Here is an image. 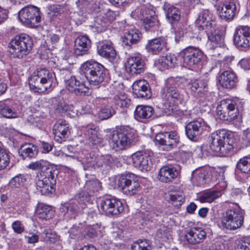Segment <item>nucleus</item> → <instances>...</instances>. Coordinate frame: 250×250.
Here are the masks:
<instances>
[{"instance_id":"obj_1","label":"nucleus","mask_w":250,"mask_h":250,"mask_svg":"<svg viewBox=\"0 0 250 250\" xmlns=\"http://www.w3.org/2000/svg\"><path fill=\"white\" fill-rule=\"evenodd\" d=\"M181 85L179 79L171 77L166 80L165 85L161 89L162 99L169 111L172 112L179 104H184L188 100V95Z\"/></svg>"},{"instance_id":"obj_2","label":"nucleus","mask_w":250,"mask_h":250,"mask_svg":"<svg viewBox=\"0 0 250 250\" xmlns=\"http://www.w3.org/2000/svg\"><path fill=\"white\" fill-rule=\"evenodd\" d=\"M57 170L51 166L43 167L38 171L36 177L37 190L42 195H48L53 192L56 184Z\"/></svg>"},{"instance_id":"obj_3","label":"nucleus","mask_w":250,"mask_h":250,"mask_svg":"<svg viewBox=\"0 0 250 250\" xmlns=\"http://www.w3.org/2000/svg\"><path fill=\"white\" fill-rule=\"evenodd\" d=\"M209 148L212 152L226 156L233 149V139L225 129L217 130L209 137Z\"/></svg>"},{"instance_id":"obj_4","label":"nucleus","mask_w":250,"mask_h":250,"mask_svg":"<svg viewBox=\"0 0 250 250\" xmlns=\"http://www.w3.org/2000/svg\"><path fill=\"white\" fill-rule=\"evenodd\" d=\"M91 197L92 196L83 189L76 194L73 200L62 204L60 210L67 217H74L75 214L82 212L85 208L86 203L90 201Z\"/></svg>"},{"instance_id":"obj_5","label":"nucleus","mask_w":250,"mask_h":250,"mask_svg":"<svg viewBox=\"0 0 250 250\" xmlns=\"http://www.w3.org/2000/svg\"><path fill=\"white\" fill-rule=\"evenodd\" d=\"M54 78V73L46 69H41L34 72L29 78V87L35 92L43 93L51 87Z\"/></svg>"},{"instance_id":"obj_6","label":"nucleus","mask_w":250,"mask_h":250,"mask_svg":"<svg viewBox=\"0 0 250 250\" xmlns=\"http://www.w3.org/2000/svg\"><path fill=\"white\" fill-rule=\"evenodd\" d=\"M107 136L110 147L115 151L125 149L130 145L134 138L131 130L124 126L110 131Z\"/></svg>"},{"instance_id":"obj_7","label":"nucleus","mask_w":250,"mask_h":250,"mask_svg":"<svg viewBox=\"0 0 250 250\" xmlns=\"http://www.w3.org/2000/svg\"><path fill=\"white\" fill-rule=\"evenodd\" d=\"M82 70L84 77L93 85H97L104 82L106 76L107 71L104 67L98 62L90 60L83 63Z\"/></svg>"},{"instance_id":"obj_8","label":"nucleus","mask_w":250,"mask_h":250,"mask_svg":"<svg viewBox=\"0 0 250 250\" xmlns=\"http://www.w3.org/2000/svg\"><path fill=\"white\" fill-rule=\"evenodd\" d=\"M33 44V41L29 35L20 34L10 41L9 51L13 58L21 59L30 52Z\"/></svg>"},{"instance_id":"obj_9","label":"nucleus","mask_w":250,"mask_h":250,"mask_svg":"<svg viewBox=\"0 0 250 250\" xmlns=\"http://www.w3.org/2000/svg\"><path fill=\"white\" fill-rule=\"evenodd\" d=\"M244 218V211L236 205L224 212L222 217V226L228 229L235 230L243 225Z\"/></svg>"},{"instance_id":"obj_10","label":"nucleus","mask_w":250,"mask_h":250,"mask_svg":"<svg viewBox=\"0 0 250 250\" xmlns=\"http://www.w3.org/2000/svg\"><path fill=\"white\" fill-rule=\"evenodd\" d=\"M117 185L124 194L128 196L135 195L141 188L140 184L136 176L130 173L120 176L117 180Z\"/></svg>"},{"instance_id":"obj_11","label":"nucleus","mask_w":250,"mask_h":250,"mask_svg":"<svg viewBox=\"0 0 250 250\" xmlns=\"http://www.w3.org/2000/svg\"><path fill=\"white\" fill-rule=\"evenodd\" d=\"M21 21L30 27L37 26L41 21L42 13L39 8L32 5H28L22 8L19 12Z\"/></svg>"},{"instance_id":"obj_12","label":"nucleus","mask_w":250,"mask_h":250,"mask_svg":"<svg viewBox=\"0 0 250 250\" xmlns=\"http://www.w3.org/2000/svg\"><path fill=\"white\" fill-rule=\"evenodd\" d=\"M216 113L220 120L231 122L237 118L239 111L234 101L227 100L221 102L217 107Z\"/></svg>"},{"instance_id":"obj_13","label":"nucleus","mask_w":250,"mask_h":250,"mask_svg":"<svg viewBox=\"0 0 250 250\" xmlns=\"http://www.w3.org/2000/svg\"><path fill=\"white\" fill-rule=\"evenodd\" d=\"M84 79L82 74V77L71 75L69 78H66L64 81L66 89L78 96L88 95L89 88L85 84Z\"/></svg>"},{"instance_id":"obj_14","label":"nucleus","mask_w":250,"mask_h":250,"mask_svg":"<svg viewBox=\"0 0 250 250\" xmlns=\"http://www.w3.org/2000/svg\"><path fill=\"white\" fill-rule=\"evenodd\" d=\"M210 130L209 125L202 119L190 122L185 126L187 137L193 141H196L204 131Z\"/></svg>"},{"instance_id":"obj_15","label":"nucleus","mask_w":250,"mask_h":250,"mask_svg":"<svg viewBox=\"0 0 250 250\" xmlns=\"http://www.w3.org/2000/svg\"><path fill=\"white\" fill-rule=\"evenodd\" d=\"M155 140L165 151H169L177 147L180 143V137L174 131L159 133L156 135Z\"/></svg>"},{"instance_id":"obj_16","label":"nucleus","mask_w":250,"mask_h":250,"mask_svg":"<svg viewBox=\"0 0 250 250\" xmlns=\"http://www.w3.org/2000/svg\"><path fill=\"white\" fill-rule=\"evenodd\" d=\"M183 63L188 67L199 64L203 58V53L198 48L188 46L179 53Z\"/></svg>"},{"instance_id":"obj_17","label":"nucleus","mask_w":250,"mask_h":250,"mask_svg":"<svg viewBox=\"0 0 250 250\" xmlns=\"http://www.w3.org/2000/svg\"><path fill=\"white\" fill-rule=\"evenodd\" d=\"M100 208L107 215H118L124 209L122 202L115 197L108 196L104 198L100 202Z\"/></svg>"},{"instance_id":"obj_18","label":"nucleus","mask_w":250,"mask_h":250,"mask_svg":"<svg viewBox=\"0 0 250 250\" xmlns=\"http://www.w3.org/2000/svg\"><path fill=\"white\" fill-rule=\"evenodd\" d=\"M205 32L208 36V45L210 51L220 47L223 44L225 34L223 30L212 26Z\"/></svg>"},{"instance_id":"obj_19","label":"nucleus","mask_w":250,"mask_h":250,"mask_svg":"<svg viewBox=\"0 0 250 250\" xmlns=\"http://www.w3.org/2000/svg\"><path fill=\"white\" fill-rule=\"evenodd\" d=\"M132 163L134 167L141 171L150 170L152 162L150 155L143 151H138L131 155Z\"/></svg>"},{"instance_id":"obj_20","label":"nucleus","mask_w":250,"mask_h":250,"mask_svg":"<svg viewBox=\"0 0 250 250\" xmlns=\"http://www.w3.org/2000/svg\"><path fill=\"white\" fill-rule=\"evenodd\" d=\"M233 41L238 47L247 48L250 46V27L247 26L237 27L233 36Z\"/></svg>"},{"instance_id":"obj_21","label":"nucleus","mask_w":250,"mask_h":250,"mask_svg":"<svg viewBox=\"0 0 250 250\" xmlns=\"http://www.w3.org/2000/svg\"><path fill=\"white\" fill-rule=\"evenodd\" d=\"M126 72L131 75L143 73L146 63L139 55H134L128 58L125 65Z\"/></svg>"},{"instance_id":"obj_22","label":"nucleus","mask_w":250,"mask_h":250,"mask_svg":"<svg viewBox=\"0 0 250 250\" xmlns=\"http://www.w3.org/2000/svg\"><path fill=\"white\" fill-rule=\"evenodd\" d=\"M208 81L206 79L191 80L187 85V90L195 97H201L207 91Z\"/></svg>"},{"instance_id":"obj_23","label":"nucleus","mask_w":250,"mask_h":250,"mask_svg":"<svg viewBox=\"0 0 250 250\" xmlns=\"http://www.w3.org/2000/svg\"><path fill=\"white\" fill-rule=\"evenodd\" d=\"M70 131L69 125L65 120H59L54 125L53 133L54 140L58 143L65 141L69 137Z\"/></svg>"},{"instance_id":"obj_24","label":"nucleus","mask_w":250,"mask_h":250,"mask_svg":"<svg viewBox=\"0 0 250 250\" xmlns=\"http://www.w3.org/2000/svg\"><path fill=\"white\" fill-rule=\"evenodd\" d=\"M133 94L138 98L147 100L152 96V93L148 83L144 80L134 82L132 85Z\"/></svg>"},{"instance_id":"obj_25","label":"nucleus","mask_w":250,"mask_h":250,"mask_svg":"<svg viewBox=\"0 0 250 250\" xmlns=\"http://www.w3.org/2000/svg\"><path fill=\"white\" fill-rule=\"evenodd\" d=\"M179 172L180 168L178 166H165L159 170L158 179L161 182L169 183L178 177Z\"/></svg>"},{"instance_id":"obj_26","label":"nucleus","mask_w":250,"mask_h":250,"mask_svg":"<svg viewBox=\"0 0 250 250\" xmlns=\"http://www.w3.org/2000/svg\"><path fill=\"white\" fill-rule=\"evenodd\" d=\"M212 172L210 168L203 167L192 172L191 180L193 184L201 186L210 181Z\"/></svg>"},{"instance_id":"obj_27","label":"nucleus","mask_w":250,"mask_h":250,"mask_svg":"<svg viewBox=\"0 0 250 250\" xmlns=\"http://www.w3.org/2000/svg\"><path fill=\"white\" fill-rule=\"evenodd\" d=\"M91 47V41L86 35L78 37L74 42V52L76 56H83L88 54Z\"/></svg>"},{"instance_id":"obj_28","label":"nucleus","mask_w":250,"mask_h":250,"mask_svg":"<svg viewBox=\"0 0 250 250\" xmlns=\"http://www.w3.org/2000/svg\"><path fill=\"white\" fill-rule=\"evenodd\" d=\"M218 81L223 88L229 89L234 88L238 82L236 74L231 70L222 72L219 76Z\"/></svg>"},{"instance_id":"obj_29","label":"nucleus","mask_w":250,"mask_h":250,"mask_svg":"<svg viewBox=\"0 0 250 250\" xmlns=\"http://www.w3.org/2000/svg\"><path fill=\"white\" fill-rule=\"evenodd\" d=\"M195 26L199 30H207L212 26H215L212 15L207 10H203L198 14Z\"/></svg>"},{"instance_id":"obj_30","label":"nucleus","mask_w":250,"mask_h":250,"mask_svg":"<svg viewBox=\"0 0 250 250\" xmlns=\"http://www.w3.org/2000/svg\"><path fill=\"white\" fill-rule=\"evenodd\" d=\"M207 237V232L202 228L193 227L185 235V238L189 244H197L202 242Z\"/></svg>"},{"instance_id":"obj_31","label":"nucleus","mask_w":250,"mask_h":250,"mask_svg":"<svg viewBox=\"0 0 250 250\" xmlns=\"http://www.w3.org/2000/svg\"><path fill=\"white\" fill-rule=\"evenodd\" d=\"M95 102L96 104L98 103L102 104L101 109L98 113V116L100 120L108 119L115 114L116 110L109 103L108 99L97 98Z\"/></svg>"},{"instance_id":"obj_32","label":"nucleus","mask_w":250,"mask_h":250,"mask_svg":"<svg viewBox=\"0 0 250 250\" xmlns=\"http://www.w3.org/2000/svg\"><path fill=\"white\" fill-rule=\"evenodd\" d=\"M163 9L167 21L173 27L175 25L178 23L181 19V11L178 8L167 3H165L163 6Z\"/></svg>"},{"instance_id":"obj_33","label":"nucleus","mask_w":250,"mask_h":250,"mask_svg":"<svg viewBox=\"0 0 250 250\" xmlns=\"http://www.w3.org/2000/svg\"><path fill=\"white\" fill-rule=\"evenodd\" d=\"M167 41V39L163 37L149 40L145 48L147 52L153 54H158L166 47Z\"/></svg>"},{"instance_id":"obj_34","label":"nucleus","mask_w":250,"mask_h":250,"mask_svg":"<svg viewBox=\"0 0 250 250\" xmlns=\"http://www.w3.org/2000/svg\"><path fill=\"white\" fill-rule=\"evenodd\" d=\"M97 52L100 56L109 60H113L116 57V52L110 41L99 42L97 45Z\"/></svg>"},{"instance_id":"obj_35","label":"nucleus","mask_w":250,"mask_h":250,"mask_svg":"<svg viewBox=\"0 0 250 250\" xmlns=\"http://www.w3.org/2000/svg\"><path fill=\"white\" fill-rule=\"evenodd\" d=\"M143 21L146 31L154 32L159 29L160 22L153 10L150 9Z\"/></svg>"},{"instance_id":"obj_36","label":"nucleus","mask_w":250,"mask_h":250,"mask_svg":"<svg viewBox=\"0 0 250 250\" xmlns=\"http://www.w3.org/2000/svg\"><path fill=\"white\" fill-rule=\"evenodd\" d=\"M142 38V34L138 29H131L125 33L122 42L125 45L130 46L136 44Z\"/></svg>"},{"instance_id":"obj_37","label":"nucleus","mask_w":250,"mask_h":250,"mask_svg":"<svg viewBox=\"0 0 250 250\" xmlns=\"http://www.w3.org/2000/svg\"><path fill=\"white\" fill-rule=\"evenodd\" d=\"M236 10V7L234 3L226 2L223 5L221 9L219 10V14L221 19L228 21L233 18Z\"/></svg>"},{"instance_id":"obj_38","label":"nucleus","mask_w":250,"mask_h":250,"mask_svg":"<svg viewBox=\"0 0 250 250\" xmlns=\"http://www.w3.org/2000/svg\"><path fill=\"white\" fill-rule=\"evenodd\" d=\"M153 108L149 105H138L134 112V118L136 120L146 119L152 117L154 114Z\"/></svg>"},{"instance_id":"obj_39","label":"nucleus","mask_w":250,"mask_h":250,"mask_svg":"<svg viewBox=\"0 0 250 250\" xmlns=\"http://www.w3.org/2000/svg\"><path fill=\"white\" fill-rule=\"evenodd\" d=\"M54 211L51 206L39 203L37 205L36 213L37 216L42 220H49L54 216Z\"/></svg>"},{"instance_id":"obj_40","label":"nucleus","mask_w":250,"mask_h":250,"mask_svg":"<svg viewBox=\"0 0 250 250\" xmlns=\"http://www.w3.org/2000/svg\"><path fill=\"white\" fill-rule=\"evenodd\" d=\"M20 150L21 152V155L24 159L36 158L38 153V146L31 144H26L22 145Z\"/></svg>"},{"instance_id":"obj_41","label":"nucleus","mask_w":250,"mask_h":250,"mask_svg":"<svg viewBox=\"0 0 250 250\" xmlns=\"http://www.w3.org/2000/svg\"><path fill=\"white\" fill-rule=\"evenodd\" d=\"M0 115L7 119H14L19 117L17 110L2 101H0Z\"/></svg>"},{"instance_id":"obj_42","label":"nucleus","mask_w":250,"mask_h":250,"mask_svg":"<svg viewBox=\"0 0 250 250\" xmlns=\"http://www.w3.org/2000/svg\"><path fill=\"white\" fill-rule=\"evenodd\" d=\"M162 213L160 208H153L146 210L140 213V217L146 221L157 220V218L160 216Z\"/></svg>"},{"instance_id":"obj_43","label":"nucleus","mask_w":250,"mask_h":250,"mask_svg":"<svg viewBox=\"0 0 250 250\" xmlns=\"http://www.w3.org/2000/svg\"><path fill=\"white\" fill-rule=\"evenodd\" d=\"M113 102L117 106V108H128L131 104V101L128 98L127 95L122 93L116 95L113 99Z\"/></svg>"},{"instance_id":"obj_44","label":"nucleus","mask_w":250,"mask_h":250,"mask_svg":"<svg viewBox=\"0 0 250 250\" xmlns=\"http://www.w3.org/2000/svg\"><path fill=\"white\" fill-rule=\"evenodd\" d=\"M101 188V183L98 180L93 179L86 182L84 189L92 196L93 194L100 190Z\"/></svg>"},{"instance_id":"obj_45","label":"nucleus","mask_w":250,"mask_h":250,"mask_svg":"<svg viewBox=\"0 0 250 250\" xmlns=\"http://www.w3.org/2000/svg\"><path fill=\"white\" fill-rule=\"evenodd\" d=\"M221 196V193L219 191H208L203 193L199 197L201 203H212L216 199Z\"/></svg>"},{"instance_id":"obj_46","label":"nucleus","mask_w":250,"mask_h":250,"mask_svg":"<svg viewBox=\"0 0 250 250\" xmlns=\"http://www.w3.org/2000/svg\"><path fill=\"white\" fill-rule=\"evenodd\" d=\"M85 135L92 144L98 145L103 143V138L99 136L97 131L95 129L88 127L85 131Z\"/></svg>"},{"instance_id":"obj_47","label":"nucleus","mask_w":250,"mask_h":250,"mask_svg":"<svg viewBox=\"0 0 250 250\" xmlns=\"http://www.w3.org/2000/svg\"><path fill=\"white\" fill-rule=\"evenodd\" d=\"M104 4L101 0H93L86 8L88 13H98L104 9Z\"/></svg>"},{"instance_id":"obj_48","label":"nucleus","mask_w":250,"mask_h":250,"mask_svg":"<svg viewBox=\"0 0 250 250\" xmlns=\"http://www.w3.org/2000/svg\"><path fill=\"white\" fill-rule=\"evenodd\" d=\"M175 58L174 55H167L161 57L159 60V64L160 65L161 69H167L168 67H172L174 66L175 63Z\"/></svg>"},{"instance_id":"obj_49","label":"nucleus","mask_w":250,"mask_h":250,"mask_svg":"<svg viewBox=\"0 0 250 250\" xmlns=\"http://www.w3.org/2000/svg\"><path fill=\"white\" fill-rule=\"evenodd\" d=\"M236 168L242 173H250V157H244L237 163Z\"/></svg>"},{"instance_id":"obj_50","label":"nucleus","mask_w":250,"mask_h":250,"mask_svg":"<svg viewBox=\"0 0 250 250\" xmlns=\"http://www.w3.org/2000/svg\"><path fill=\"white\" fill-rule=\"evenodd\" d=\"M107 26V25L103 20V17L96 18L93 22L90 25L93 29H95V31L97 32H101L104 31Z\"/></svg>"},{"instance_id":"obj_51","label":"nucleus","mask_w":250,"mask_h":250,"mask_svg":"<svg viewBox=\"0 0 250 250\" xmlns=\"http://www.w3.org/2000/svg\"><path fill=\"white\" fill-rule=\"evenodd\" d=\"M10 156L6 151L0 146V170L5 169L10 163Z\"/></svg>"},{"instance_id":"obj_52","label":"nucleus","mask_w":250,"mask_h":250,"mask_svg":"<svg viewBox=\"0 0 250 250\" xmlns=\"http://www.w3.org/2000/svg\"><path fill=\"white\" fill-rule=\"evenodd\" d=\"M150 248L149 241L139 240L133 243L131 250H150Z\"/></svg>"},{"instance_id":"obj_53","label":"nucleus","mask_w":250,"mask_h":250,"mask_svg":"<svg viewBox=\"0 0 250 250\" xmlns=\"http://www.w3.org/2000/svg\"><path fill=\"white\" fill-rule=\"evenodd\" d=\"M169 199L171 202V204L176 207L181 206L185 201V198L183 195L176 192L169 194Z\"/></svg>"},{"instance_id":"obj_54","label":"nucleus","mask_w":250,"mask_h":250,"mask_svg":"<svg viewBox=\"0 0 250 250\" xmlns=\"http://www.w3.org/2000/svg\"><path fill=\"white\" fill-rule=\"evenodd\" d=\"M150 10L149 9H146L144 6H141L138 7L133 11L131 15L134 19H138L143 20Z\"/></svg>"},{"instance_id":"obj_55","label":"nucleus","mask_w":250,"mask_h":250,"mask_svg":"<svg viewBox=\"0 0 250 250\" xmlns=\"http://www.w3.org/2000/svg\"><path fill=\"white\" fill-rule=\"evenodd\" d=\"M26 181L23 175L19 174L13 178L9 182V185L12 188H19L22 186Z\"/></svg>"},{"instance_id":"obj_56","label":"nucleus","mask_w":250,"mask_h":250,"mask_svg":"<svg viewBox=\"0 0 250 250\" xmlns=\"http://www.w3.org/2000/svg\"><path fill=\"white\" fill-rule=\"evenodd\" d=\"M112 160V157L109 155H102L96 159L95 164L97 167H102L104 165H109Z\"/></svg>"},{"instance_id":"obj_57","label":"nucleus","mask_w":250,"mask_h":250,"mask_svg":"<svg viewBox=\"0 0 250 250\" xmlns=\"http://www.w3.org/2000/svg\"><path fill=\"white\" fill-rule=\"evenodd\" d=\"M119 16L118 11H113L108 10L103 16V20L108 25L109 23L116 20L117 16Z\"/></svg>"},{"instance_id":"obj_58","label":"nucleus","mask_w":250,"mask_h":250,"mask_svg":"<svg viewBox=\"0 0 250 250\" xmlns=\"http://www.w3.org/2000/svg\"><path fill=\"white\" fill-rule=\"evenodd\" d=\"M73 109V106L71 105H69L64 102H59L56 108V112L60 113H62L68 111H72Z\"/></svg>"},{"instance_id":"obj_59","label":"nucleus","mask_w":250,"mask_h":250,"mask_svg":"<svg viewBox=\"0 0 250 250\" xmlns=\"http://www.w3.org/2000/svg\"><path fill=\"white\" fill-rule=\"evenodd\" d=\"M170 229L166 227L163 226L158 229L157 231V236L164 241L168 239V237L170 235Z\"/></svg>"},{"instance_id":"obj_60","label":"nucleus","mask_w":250,"mask_h":250,"mask_svg":"<svg viewBox=\"0 0 250 250\" xmlns=\"http://www.w3.org/2000/svg\"><path fill=\"white\" fill-rule=\"evenodd\" d=\"M43 233L45 234V239L51 243H54L58 239V236L53 230L51 229L44 230Z\"/></svg>"},{"instance_id":"obj_61","label":"nucleus","mask_w":250,"mask_h":250,"mask_svg":"<svg viewBox=\"0 0 250 250\" xmlns=\"http://www.w3.org/2000/svg\"><path fill=\"white\" fill-rule=\"evenodd\" d=\"M46 162L43 161H37L30 163L28 167L33 170L39 169L42 170L43 167H46Z\"/></svg>"},{"instance_id":"obj_62","label":"nucleus","mask_w":250,"mask_h":250,"mask_svg":"<svg viewBox=\"0 0 250 250\" xmlns=\"http://www.w3.org/2000/svg\"><path fill=\"white\" fill-rule=\"evenodd\" d=\"M242 144L246 147L250 146V129L248 128L244 131Z\"/></svg>"},{"instance_id":"obj_63","label":"nucleus","mask_w":250,"mask_h":250,"mask_svg":"<svg viewBox=\"0 0 250 250\" xmlns=\"http://www.w3.org/2000/svg\"><path fill=\"white\" fill-rule=\"evenodd\" d=\"M12 228L14 232L17 233L21 234L24 230V227L22 226L21 222L20 221H16L12 224Z\"/></svg>"},{"instance_id":"obj_64","label":"nucleus","mask_w":250,"mask_h":250,"mask_svg":"<svg viewBox=\"0 0 250 250\" xmlns=\"http://www.w3.org/2000/svg\"><path fill=\"white\" fill-rule=\"evenodd\" d=\"M235 250H250L249 244L244 241L239 242Z\"/></svg>"}]
</instances>
